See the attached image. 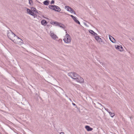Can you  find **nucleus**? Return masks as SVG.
<instances>
[{
	"label": "nucleus",
	"mask_w": 134,
	"mask_h": 134,
	"mask_svg": "<svg viewBox=\"0 0 134 134\" xmlns=\"http://www.w3.org/2000/svg\"><path fill=\"white\" fill-rule=\"evenodd\" d=\"M109 114H110V116L111 117H113V116H114L115 115V114L113 113H112L111 112H110L109 113Z\"/></svg>",
	"instance_id": "f3484780"
},
{
	"label": "nucleus",
	"mask_w": 134,
	"mask_h": 134,
	"mask_svg": "<svg viewBox=\"0 0 134 134\" xmlns=\"http://www.w3.org/2000/svg\"><path fill=\"white\" fill-rule=\"evenodd\" d=\"M89 32L92 34L94 36H96L97 35V34L94 32L93 31L91 30H90L89 31Z\"/></svg>",
	"instance_id": "ddd939ff"
},
{
	"label": "nucleus",
	"mask_w": 134,
	"mask_h": 134,
	"mask_svg": "<svg viewBox=\"0 0 134 134\" xmlns=\"http://www.w3.org/2000/svg\"><path fill=\"white\" fill-rule=\"evenodd\" d=\"M63 40L66 43H68L70 42L71 41V38L68 34H66L63 39Z\"/></svg>",
	"instance_id": "20e7f679"
},
{
	"label": "nucleus",
	"mask_w": 134,
	"mask_h": 134,
	"mask_svg": "<svg viewBox=\"0 0 134 134\" xmlns=\"http://www.w3.org/2000/svg\"><path fill=\"white\" fill-rule=\"evenodd\" d=\"M95 39L99 42H100L102 41L101 39L99 37L96 36L95 37Z\"/></svg>",
	"instance_id": "9d476101"
},
{
	"label": "nucleus",
	"mask_w": 134,
	"mask_h": 134,
	"mask_svg": "<svg viewBox=\"0 0 134 134\" xmlns=\"http://www.w3.org/2000/svg\"><path fill=\"white\" fill-rule=\"evenodd\" d=\"M51 24L52 25H58L59 23L57 22H52L51 23Z\"/></svg>",
	"instance_id": "dca6fc26"
},
{
	"label": "nucleus",
	"mask_w": 134,
	"mask_h": 134,
	"mask_svg": "<svg viewBox=\"0 0 134 134\" xmlns=\"http://www.w3.org/2000/svg\"><path fill=\"white\" fill-rule=\"evenodd\" d=\"M50 33L51 36L53 39L55 40L58 38L57 36L54 33H53L52 32H51Z\"/></svg>",
	"instance_id": "0eeeda50"
},
{
	"label": "nucleus",
	"mask_w": 134,
	"mask_h": 134,
	"mask_svg": "<svg viewBox=\"0 0 134 134\" xmlns=\"http://www.w3.org/2000/svg\"><path fill=\"white\" fill-rule=\"evenodd\" d=\"M11 35L13 36H14L15 37V38H13V37H12L11 36L9 35H8V36L9 38L15 43H19V42H21V41L22 40L19 37L17 36L15 37L16 36L14 34L12 33Z\"/></svg>",
	"instance_id": "7ed1b4c3"
},
{
	"label": "nucleus",
	"mask_w": 134,
	"mask_h": 134,
	"mask_svg": "<svg viewBox=\"0 0 134 134\" xmlns=\"http://www.w3.org/2000/svg\"><path fill=\"white\" fill-rule=\"evenodd\" d=\"M54 1L53 0H52L51 2V4H53L54 3Z\"/></svg>",
	"instance_id": "6ab92c4d"
},
{
	"label": "nucleus",
	"mask_w": 134,
	"mask_h": 134,
	"mask_svg": "<svg viewBox=\"0 0 134 134\" xmlns=\"http://www.w3.org/2000/svg\"><path fill=\"white\" fill-rule=\"evenodd\" d=\"M115 47L116 49L118 48V49H119L120 51H122V47L121 45L120 46H115Z\"/></svg>",
	"instance_id": "f8f14e48"
},
{
	"label": "nucleus",
	"mask_w": 134,
	"mask_h": 134,
	"mask_svg": "<svg viewBox=\"0 0 134 134\" xmlns=\"http://www.w3.org/2000/svg\"><path fill=\"white\" fill-rule=\"evenodd\" d=\"M41 23L42 24L44 25H46L47 24V21L45 20H42Z\"/></svg>",
	"instance_id": "4468645a"
},
{
	"label": "nucleus",
	"mask_w": 134,
	"mask_h": 134,
	"mask_svg": "<svg viewBox=\"0 0 134 134\" xmlns=\"http://www.w3.org/2000/svg\"><path fill=\"white\" fill-rule=\"evenodd\" d=\"M30 8L31 9L28 8L27 9V13L33 16L34 18L36 17L37 15L34 13H37V10L34 7H31Z\"/></svg>",
	"instance_id": "f03ea898"
},
{
	"label": "nucleus",
	"mask_w": 134,
	"mask_h": 134,
	"mask_svg": "<svg viewBox=\"0 0 134 134\" xmlns=\"http://www.w3.org/2000/svg\"><path fill=\"white\" fill-rule=\"evenodd\" d=\"M109 38L110 40L113 43L115 42V40L114 38L111 36H109Z\"/></svg>",
	"instance_id": "9b49d317"
},
{
	"label": "nucleus",
	"mask_w": 134,
	"mask_h": 134,
	"mask_svg": "<svg viewBox=\"0 0 134 134\" xmlns=\"http://www.w3.org/2000/svg\"><path fill=\"white\" fill-rule=\"evenodd\" d=\"M49 1H46L43 2V4L46 5H48L49 4Z\"/></svg>",
	"instance_id": "2eb2a0df"
},
{
	"label": "nucleus",
	"mask_w": 134,
	"mask_h": 134,
	"mask_svg": "<svg viewBox=\"0 0 134 134\" xmlns=\"http://www.w3.org/2000/svg\"><path fill=\"white\" fill-rule=\"evenodd\" d=\"M69 76L72 78L75 79L76 81L80 83H83L84 82L83 79L81 78L77 73L74 72H71L68 74Z\"/></svg>",
	"instance_id": "f257e3e1"
},
{
	"label": "nucleus",
	"mask_w": 134,
	"mask_h": 134,
	"mask_svg": "<svg viewBox=\"0 0 134 134\" xmlns=\"http://www.w3.org/2000/svg\"><path fill=\"white\" fill-rule=\"evenodd\" d=\"M29 3L30 5H32L33 3L32 0H29Z\"/></svg>",
	"instance_id": "a211bd4d"
},
{
	"label": "nucleus",
	"mask_w": 134,
	"mask_h": 134,
	"mask_svg": "<svg viewBox=\"0 0 134 134\" xmlns=\"http://www.w3.org/2000/svg\"><path fill=\"white\" fill-rule=\"evenodd\" d=\"M85 128L88 131H90L92 130L93 129L91 128L88 126H86L85 127Z\"/></svg>",
	"instance_id": "1a4fd4ad"
},
{
	"label": "nucleus",
	"mask_w": 134,
	"mask_h": 134,
	"mask_svg": "<svg viewBox=\"0 0 134 134\" xmlns=\"http://www.w3.org/2000/svg\"><path fill=\"white\" fill-rule=\"evenodd\" d=\"M48 7L49 8L57 12H60L61 10L59 7L56 5H49Z\"/></svg>",
	"instance_id": "39448f33"
},
{
	"label": "nucleus",
	"mask_w": 134,
	"mask_h": 134,
	"mask_svg": "<svg viewBox=\"0 0 134 134\" xmlns=\"http://www.w3.org/2000/svg\"><path fill=\"white\" fill-rule=\"evenodd\" d=\"M60 134H64V133L63 132H61L60 133Z\"/></svg>",
	"instance_id": "aec40b11"
},
{
	"label": "nucleus",
	"mask_w": 134,
	"mask_h": 134,
	"mask_svg": "<svg viewBox=\"0 0 134 134\" xmlns=\"http://www.w3.org/2000/svg\"><path fill=\"white\" fill-rule=\"evenodd\" d=\"M72 18L75 20V21L77 23L79 24H80V22L78 21L77 19H76V17H74V16L73 15H69Z\"/></svg>",
	"instance_id": "6e6552de"
},
{
	"label": "nucleus",
	"mask_w": 134,
	"mask_h": 134,
	"mask_svg": "<svg viewBox=\"0 0 134 134\" xmlns=\"http://www.w3.org/2000/svg\"><path fill=\"white\" fill-rule=\"evenodd\" d=\"M73 104L74 105H75V104L74 103H73Z\"/></svg>",
	"instance_id": "412c9836"
},
{
	"label": "nucleus",
	"mask_w": 134,
	"mask_h": 134,
	"mask_svg": "<svg viewBox=\"0 0 134 134\" xmlns=\"http://www.w3.org/2000/svg\"><path fill=\"white\" fill-rule=\"evenodd\" d=\"M65 8L68 11H69L72 13H74V14H76V13L75 11L73 9L70 7L68 6H66L65 7Z\"/></svg>",
	"instance_id": "423d86ee"
}]
</instances>
